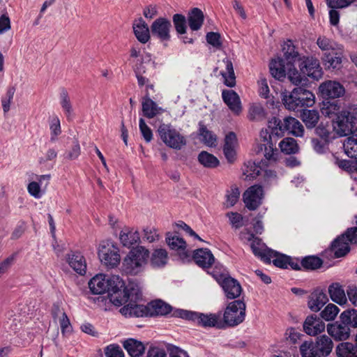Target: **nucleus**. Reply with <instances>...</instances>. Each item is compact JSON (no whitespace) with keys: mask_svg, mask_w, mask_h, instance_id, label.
Returning <instances> with one entry per match:
<instances>
[{"mask_svg":"<svg viewBox=\"0 0 357 357\" xmlns=\"http://www.w3.org/2000/svg\"><path fill=\"white\" fill-rule=\"evenodd\" d=\"M142 298L141 289L137 282L130 281L123 289V295L113 298L116 305H124L120 312L125 317H148L147 305L139 304Z\"/></svg>","mask_w":357,"mask_h":357,"instance_id":"obj_1","label":"nucleus"},{"mask_svg":"<svg viewBox=\"0 0 357 357\" xmlns=\"http://www.w3.org/2000/svg\"><path fill=\"white\" fill-rule=\"evenodd\" d=\"M175 316L195 321L199 326L204 328H225V323L222 321L221 313L204 314L185 310H178L175 312Z\"/></svg>","mask_w":357,"mask_h":357,"instance_id":"obj_2","label":"nucleus"},{"mask_svg":"<svg viewBox=\"0 0 357 357\" xmlns=\"http://www.w3.org/2000/svg\"><path fill=\"white\" fill-rule=\"evenodd\" d=\"M149 257V251L143 246L132 248L123 261V270L130 275H137L140 273Z\"/></svg>","mask_w":357,"mask_h":357,"instance_id":"obj_3","label":"nucleus"},{"mask_svg":"<svg viewBox=\"0 0 357 357\" xmlns=\"http://www.w3.org/2000/svg\"><path fill=\"white\" fill-rule=\"evenodd\" d=\"M269 129H272L280 137H282L284 131H288L296 137H302L304 133V127L301 123L294 117H286L283 122L276 117H273L268 122Z\"/></svg>","mask_w":357,"mask_h":357,"instance_id":"obj_4","label":"nucleus"},{"mask_svg":"<svg viewBox=\"0 0 357 357\" xmlns=\"http://www.w3.org/2000/svg\"><path fill=\"white\" fill-rule=\"evenodd\" d=\"M333 129L338 136L343 137L357 130V116L349 110H342L337 118L333 120Z\"/></svg>","mask_w":357,"mask_h":357,"instance_id":"obj_5","label":"nucleus"},{"mask_svg":"<svg viewBox=\"0 0 357 357\" xmlns=\"http://www.w3.org/2000/svg\"><path fill=\"white\" fill-rule=\"evenodd\" d=\"M246 305L241 300H236L228 304L223 314L222 321L225 328L227 326L234 327L241 324L245 317Z\"/></svg>","mask_w":357,"mask_h":357,"instance_id":"obj_6","label":"nucleus"},{"mask_svg":"<svg viewBox=\"0 0 357 357\" xmlns=\"http://www.w3.org/2000/svg\"><path fill=\"white\" fill-rule=\"evenodd\" d=\"M240 238L244 242H251L250 248L256 257H259L267 264L271 262V257L275 255V252L268 248L259 238L255 236L253 234L249 231H242L240 234Z\"/></svg>","mask_w":357,"mask_h":357,"instance_id":"obj_7","label":"nucleus"},{"mask_svg":"<svg viewBox=\"0 0 357 357\" xmlns=\"http://www.w3.org/2000/svg\"><path fill=\"white\" fill-rule=\"evenodd\" d=\"M158 131L160 139L170 148L180 150L186 144L185 137L170 124H161Z\"/></svg>","mask_w":357,"mask_h":357,"instance_id":"obj_8","label":"nucleus"},{"mask_svg":"<svg viewBox=\"0 0 357 357\" xmlns=\"http://www.w3.org/2000/svg\"><path fill=\"white\" fill-rule=\"evenodd\" d=\"M119 250L112 243L102 241L100 243L98 255L102 264L109 268L117 266L121 261Z\"/></svg>","mask_w":357,"mask_h":357,"instance_id":"obj_9","label":"nucleus"},{"mask_svg":"<svg viewBox=\"0 0 357 357\" xmlns=\"http://www.w3.org/2000/svg\"><path fill=\"white\" fill-rule=\"evenodd\" d=\"M277 132H275L272 129L268 127L265 130H261L260 132V137L264 144V157L268 161L275 162L277 160L278 150L276 148V144L280 137Z\"/></svg>","mask_w":357,"mask_h":357,"instance_id":"obj_10","label":"nucleus"},{"mask_svg":"<svg viewBox=\"0 0 357 357\" xmlns=\"http://www.w3.org/2000/svg\"><path fill=\"white\" fill-rule=\"evenodd\" d=\"M172 24L165 17H158L151 25V33L153 37L162 43H167L171 40Z\"/></svg>","mask_w":357,"mask_h":357,"instance_id":"obj_11","label":"nucleus"},{"mask_svg":"<svg viewBox=\"0 0 357 357\" xmlns=\"http://www.w3.org/2000/svg\"><path fill=\"white\" fill-rule=\"evenodd\" d=\"M216 280L222 287L228 299H234L239 297L242 292V287L236 279L225 274H220Z\"/></svg>","mask_w":357,"mask_h":357,"instance_id":"obj_12","label":"nucleus"},{"mask_svg":"<svg viewBox=\"0 0 357 357\" xmlns=\"http://www.w3.org/2000/svg\"><path fill=\"white\" fill-rule=\"evenodd\" d=\"M301 73L307 76L318 80L321 77L322 70L318 59L313 57L303 56L298 62Z\"/></svg>","mask_w":357,"mask_h":357,"instance_id":"obj_13","label":"nucleus"},{"mask_svg":"<svg viewBox=\"0 0 357 357\" xmlns=\"http://www.w3.org/2000/svg\"><path fill=\"white\" fill-rule=\"evenodd\" d=\"M263 195V188L260 185L250 186L243 193V202L245 206L249 210H256L261 204Z\"/></svg>","mask_w":357,"mask_h":357,"instance_id":"obj_14","label":"nucleus"},{"mask_svg":"<svg viewBox=\"0 0 357 357\" xmlns=\"http://www.w3.org/2000/svg\"><path fill=\"white\" fill-rule=\"evenodd\" d=\"M319 90L324 98L335 99L342 96L345 93V89L340 83L332 80H328L321 84Z\"/></svg>","mask_w":357,"mask_h":357,"instance_id":"obj_15","label":"nucleus"},{"mask_svg":"<svg viewBox=\"0 0 357 357\" xmlns=\"http://www.w3.org/2000/svg\"><path fill=\"white\" fill-rule=\"evenodd\" d=\"M325 329V324L321 318L312 314L307 317L303 323V330L309 335L315 336L323 332Z\"/></svg>","mask_w":357,"mask_h":357,"instance_id":"obj_16","label":"nucleus"},{"mask_svg":"<svg viewBox=\"0 0 357 357\" xmlns=\"http://www.w3.org/2000/svg\"><path fill=\"white\" fill-rule=\"evenodd\" d=\"M132 28L139 42L145 44L149 40L151 34V28H149L148 24L142 17L134 21Z\"/></svg>","mask_w":357,"mask_h":357,"instance_id":"obj_17","label":"nucleus"},{"mask_svg":"<svg viewBox=\"0 0 357 357\" xmlns=\"http://www.w3.org/2000/svg\"><path fill=\"white\" fill-rule=\"evenodd\" d=\"M350 244V242L345 238V235L342 234L332 242L331 250L336 258L342 257L349 252Z\"/></svg>","mask_w":357,"mask_h":357,"instance_id":"obj_18","label":"nucleus"},{"mask_svg":"<svg viewBox=\"0 0 357 357\" xmlns=\"http://www.w3.org/2000/svg\"><path fill=\"white\" fill-rule=\"evenodd\" d=\"M70 266L78 274L83 275L86 271V263L84 256L78 252H71L67 255Z\"/></svg>","mask_w":357,"mask_h":357,"instance_id":"obj_19","label":"nucleus"},{"mask_svg":"<svg viewBox=\"0 0 357 357\" xmlns=\"http://www.w3.org/2000/svg\"><path fill=\"white\" fill-rule=\"evenodd\" d=\"M142 107L143 115L148 119L154 118L158 114L163 112V109L158 107L156 102L151 99L148 91L146 96L142 98Z\"/></svg>","mask_w":357,"mask_h":357,"instance_id":"obj_20","label":"nucleus"},{"mask_svg":"<svg viewBox=\"0 0 357 357\" xmlns=\"http://www.w3.org/2000/svg\"><path fill=\"white\" fill-rule=\"evenodd\" d=\"M107 283H108L107 287L108 292H112L111 295V300L113 301V298L119 296L122 297L123 295V289L126 287L124 282L118 275H107Z\"/></svg>","mask_w":357,"mask_h":357,"instance_id":"obj_21","label":"nucleus"},{"mask_svg":"<svg viewBox=\"0 0 357 357\" xmlns=\"http://www.w3.org/2000/svg\"><path fill=\"white\" fill-rule=\"evenodd\" d=\"M89 288L93 294H102L108 291L107 275L97 274L89 282Z\"/></svg>","mask_w":357,"mask_h":357,"instance_id":"obj_22","label":"nucleus"},{"mask_svg":"<svg viewBox=\"0 0 357 357\" xmlns=\"http://www.w3.org/2000/svg\"><path fill=\"white\" fill-rule=\"evenodd\" d=\"M193 259L195 263L200 267L209 268L214 262V257L207 248H200L195 251Z\"/></svg>","mask_w":357,"mask_h":357,"instance_id":"obj_23","label":"nucleus"},{"mask_svg":"<svg viewBox=\"0 0 357 357\" xmlns=\"http://www.w3.org/2000/svg\"><path fill=\"white\" fill-rule=\"evenodd\" d=\"M282 51L284 57L283 59L287 63V66H294L296 63L301 61L303 56L296 50V47L291 40H289L284 43Z\"/></svg>","mask_w":357,"mask_h":357,"instance_id":"obj_24","label":"nucleus"},{"mask_svg":"<svg viewBox=\"0 0 357 357\" xmlns=\"http://www.w3.org/2000/svg\"><path fill=\"white\" fill-rule=\"evenodd\" d=\"M328 301L326 294L322 290L317 289L310 296L308 307L313 312H319Z\"/></svg>","mask_w":357,"mask_h":357,"instance_id":"obj_25","label":"nucleus"},{"mask_svg":"<svg viewBox=\"0 0 357 357\" xmlns=\"http://www.w3.org/2000/svg\"><path fill=\"white\" fill-rule=\"evenodd\" d=\"M224 102L228 107L235 114H238L241 112V104L238 95L232 90H224L222 93Z\"/></svg>","mask_w":357,"mask_h":357,"instance_id":"obj_26","label":"nucleus"},{"mask_svg":"<svg viewBox=\"0 0 357 357\" xmlns=\"http://www.w3.org/2000/svg\"><path fill=\"white\" fill-rule=\"evenodd\" d=\"M148 317L165 316L172 311V307L161 300L150 302L147 305Z\"/></svg>","mask_w":357,"mask_h":357,"instance_id":"obj_27","label":"nucleus"},{"mask_svg":"<svg viewBox=\"0 0 357 357\" xmlns=\"http://www.w3.org/2000/svg\"><path fill=\"white\" fill-rule=\"evenodd\" d=\"M313 344L321 357L328 356L333 348V340L326 335L317 337Z\"/></svg>","mask_w":357,"mask_h":357,"instance_id":"obj_28","label":"nucleus"},{"mask_svg":"<svg viewBox=\"0 0 357 357\" xmlns=\"http://www.w3.org/2000/svg\"><path fill=\"white\" fill-rule=\"evenodd\" d=\"M327 331L330 335L337 340H345L350 335V328L343 324H328Z\"/></svg>","mask_w":357,"mask_h":357,"instance_id":"obj_29","label":"nucleus"},{"mask_svg":"<svg viewBox=\"0 0 357 357\" xmlns=\"http://www.w3.org/2000/svg\"><path fill=\"white\" fill-rule=\"evenodd\" d=\"M204 16L198 8H192L188 14V23L191 30L198 31L202 26Z\"/></svg>","mask_w":357,"mask_h":357,"instance_id":"obj_30","label":"nucleus"},{"mask_svg":"<svg viewBox=\"0 0 357 357\" xmlns=\"http://www.w3.org/2000/svg\"><path fill=\"white\" fill-rule=\"evenodd\" d=\"M123 347L131 357H140L145 351L143 343L132 338L124 341Z\"/></svg>","mask_w":357,"mask_h":357,"instance_id":"obj_31","label":"nucleus"},{"mask_svg":"<svg viewBox=\"0 0 357 357\" xmlns=\"http://www.w3.org/2000/svg\"><path fill=\"white\" fill-rule=\"evenodd\" d=\"M340 104L338 100L324 101L321 107V114L328 118H337L342 110L340 109Z\"/></svg>","mask_w":357,"mask_h":357,"instance_id":"obj_32","label":"nucleus"},{"mask_svg":"<svg viewBox=\"0 0 357 357\" xmlns=\"http://www.w3.org/2000/svg\"><path fill=\"white\" fill-rule=\"evenodd\" d=\"M319 113L316 109H303L301 119L307 129L314 128L319 121Z\"/></svg>","mask_w":357,"mask_h":357,"instance_id":"obj_33","label":"nucleus"},{"mask_svg":"<svg viewBox=\"0 0 357 357\" xmlns=\"http://www.w3.org/2000/svg\"><path fill=\"white\" fill-rule=\"evenodd\" d=\"M120 241L124 247L130 248L140 240L139 234L133 229H126L120 234Z\"/></svg>","mask_w":357,"mask_h":357,"instance_id":"obj_34","label":"nucleus"},{"mask_svg":"<svg viewBox=\"0 0 357 357\" xmlns=\"http://www.w3.org/2000/svg\"><path fill=\"white\" fill-rule=\"evenodd\" d=\"M286 69L284 60L282 58L273 59L270 63V73L273 77L281 80L286 77Z\"/></svg>","mask_w":357,"mask_h":357,"instance_id":"obj_35","label":"nucleus"},{"mask_svg":"<svg viewBox=\"0 0 357 357\" xmlns=\"http://www.w3.org/2000/svg\"><path fill=\"white\" fill-rule=\"evenodd\" d=\"M295 89L297 91L296 97L299 107H312L314 104L315 96L311 91L301 87Z\"/></svg>","mask_w":357,"mask_h":357,"instance_id":"obj_36","label":"nucleus"},{"mask_svg":"<svg viewBox=\"0 0 357 357\" xmlns=\"http://www.w3.org/2000/svg\"><path fill=\"white\" fill-rule=\"evenodd\" d=\"M328 294L331 300L339 305H343L347 302V297L342 285L339 283H332L328 287Z\"/></svg>","mask_w":357,"mask_h":357,"instance_id":"obj_37","label":"nucleus"},{"mask_svg":"<svg viewBox=\"0 0 357 357\" xmlns=\"http://www.w3.org/2000/svg\"><path fill=\"white\" fill-rule=\"evenodd\" d=\"M59 102L67 119L70 120L73 114V108L70 96L65 89H62L60 92Z\"/></svg>","mask_w":357,"mask_h":357,"instance_id":"obj_38","label":"nucleus"},{"mask_svg":"<svg viewBox=\"0 0 357 357\" xmlns=\"http://www.w3.org/2000/svg\"><path fill=\"white\" fill-rule=\"evenodd\" d=\"M338 357H357V347L350 342L340 343L336 348Z\"/></svg>","mask_w":357,"mask_h":357,"instance_id":"obj_39","label":"nucleus"},{"mask_svg":"<svg viewBox=\"0 0 357 357\" xmlns=\"http://www.w3.org/2000/svg\"><path fill=\"white\" fill-rule=\"evenodd\" d=\"M199 135L202 142L208 146H215L217 141L216 136L207 129L202 121L199 123Z\"/></svg>","mask_w":357,"mask_h":357,"instance_id":"obj_40","label":"nucleus"},{"mask_svg":"<svg viewBox=\"0 0 357 357\" xmlns=\"http://www.w3.org/2000/svg\"><path fill=\"white\" fill-rule=\"evenodd\" d=\"M343 148L348 157L357 159V135L348 137L343 143Z\"/></svg>","mask_w":357,"mask_h":357,"instance_id":"obj_41","label":"nucleus"},{"mask_svg":"<svg viewBox=\"0 0 357 357\" xmlns=\"http://www.w3.org/2000/svg\"><path fill=\"white\" fill-rule=\"evenodd\" d=\"M279 147L283 153L287 155L295 154L299 150L296 140L291 137L283 139L279 143Z\"/></svg>","mask_w":357,"mask_h":357,"instance_id":"obj_42","label":"nucleus"},{"mask_svg":"<svg viewBox=\"0 0 357 357\" xmlns=\"http://www.w3.org/2000/svg\"><path fill=\"white\" fill-rule=\"evenodd\" d=\"M323 61L326 68L338 69L342 63V57L337 52L325 53Z\"/></svg>","mask_w":357,"mask_h":357,"instance_id":"obj_43","label":"nucleus"},{"mask_svg":"<svg viewBox=\"0 0 357 357\" xmlns=\"http://www.w3.org/2000/svg\"><path fill=\"white\" fill-rule=\"evenodd\" d=\"M297 91L295 89L291 93H282V102L285 107L289 110L298 109L299 104L297 100Z\"/></svg>","mask_w":357,"mask_h":357,"instance_id":"obj_44","label":"nucleus"},{"mask_svg":"<svg viewBox=\"0 0 357 357\" xmlns=\"http://www.w3.org/2000/svg\"><path fill=\"white\" fill-rule=\"evenodd\" d=\"M317 45H318L319 48L324 52H334L337 50H340V47L337 43L324 36L318 37L317 40Z\"/></svg>","mask_w":357,"mask_h":357,"instance_id":"obj_45","label":"nucleus"},{"mask_svg":"<svg viewBox=\"0 0 357 357\" xmlns=\"http://www.w3.org/2000/svg\"><path fill=\"white\" fill-rule=\"evenodd\" d=\"M225 63V71L221 73L222 76L225 79V84L229 87H232L236 84V77L234 75L233 64L231 61H223Z\"/></svg>","mask_w":357,"mask_h":357,"instance_id":"obj_46","label":"nucleus"},{"mask_svg":"<svg viewBox=\"0 0 357 357\" xmlns=\"http://www.w3.org/2000/svg\"><path fill=\"white\" fill-rule=\"evenodd\" d=\"M167 252L164 249L155 250L151 257V265L154 267L165 266L167 262Z\"/></svg>","mask_w":357,"mask_h":357,"instance_id":"obj_47","label":"nucleus"},{"mask_svg":"<svg viewBox=\"0 0 357 357\" xmlns=\"http://www.w3.org/2000/svg\"><path fill=\"white\" fill-rule=\"evenodd\" d=\"M340 320L343 324L357 328V310L349 309L344 310L340 314Z\"/></svg>","mask_w":357,"mask_h":357,"instance_id":"obj_48","label":"nucleus"},{"mask_svg":"<svg viewBox=\"0 0 357 357\" xmlns=\"http://www.w3.org/2000/svg\"><path fill=\"white\" fill-rule=\"evenodd\" d=\"M199 162L205 167L214 168L219 165V160L213 154L202 151L198 155Z\"/></svg>","mask_w":357,"mask_h":357,"instance_id":"obj_49","label":"nucleus"},{"mask_svg":"<svg viewBox=\"0 0 357 357\" xmlns=\"http://www.w3.org/2000/svg\"><path fill=\"white\" fill-rule=\"evenodd\" d=\"M248 117L250 121H260L265 119L266 112L261 105L253 104L249 108Z\"/></svg>","mask_w":357,"mask_h":357,"instance_id":"obj_50","label":"nucleus"},{"mask_svg":"<svg viewBox=\"0 0 357 357\" xmlns=\"http://www.w3.org/2000/svg\"><path fill=\"white\" fill-rule=\"evenodd\" d=\"M302 357H321L313 344V341H305L300 346Z\"/></svg>","mask_w":357,"mask_h":357,"instance_id":"obj_51","label":"nucleus"},{"mask_svg":"<svg viewBox=\"0 0 357 357\" xmlns=\"http://www.w3.org/2000/svg\"><path fill=\"white\" fill-rule=\"evenodd\" d=\"M322 264V260L319 257L315 256L305 257L301 261V266L307 270L317 269L321 266Z\"/></svg>","mask_w":357,"mask_h":357,"instance_id":"obj_52","label":"nucleus"},{"mask_svg":"<svg viewBox=\"0 0 357 357\" xmlns=\"http://www.w3.org/2000/svg\"><path fill=\"white\" fill-rule=\"evenodd\" d=\"M166 241L169 248L175 250H184L186 247V243L183 238L176 235L167 234Z\"/></svg>","mask_w":357,"mask_h":357,"instance_id":"obj_53","label":"nucleus"},{"mask_svg":"<svg viewBox=\"0 0 357 357\" xmlns=\"http://www.w3.org/2000/svg\"><path fill=\"white\" fill-rule=\"evenodd\" d=\"M172 22L176 31L179 35L186 33V17L182 14H174L172 17Z\"/></svg>","mask_w":357,"mask_h":357,"instance_id":"obj_54","label":"nucleus"},{"mask_svg":"<svg viewBox=\"0 0 357 357\" xmlns=\"http://www.w3.org/2000/svg\"><path fill=\"white\" fill-rule=\"evenodd\" d=\"M50 142L54 143L61 133L60 120L57 116H53L50 123Z\"/></svg>","mask_w":357,"mask_h":357,"instance_id":"obj_55","label":"nucleus"},{"mask_svg":"<svg viewBox=\"0 0 357 357\" xmlns=\"http://www.w3.org/2000/svg\"><path fill=\"white\" fill-rule=\"evenodd\" d=\"M339 308L334 304H328L320 313L321 319L325 321H333L339 313Z\"/></svg>","mask_w":357,"mask_h":357,"instance_id":"obj_56","label":"nucleus"},{"mask_svg":"<svg viewBox=\"0 0 357 357\" xmlns=\"http://www.w3.org/2000/svg\"><path fill=\"white\" fill-rule=\"evenodd\" d=\"M293 66H287L288 78L294 85L303 84L305 82V78L303 77L301 73Z\"/></svg>","mask_w":357,"mask_h":357,"instance_id":"obj_57","label":"nucleus"},{"mask_svg":"<svg viewBox=\"0 0 357 357\" xmlns=\"http://www.w3.org/2000/svg\"><path fill=\"white\" fill-rule=\"evenodd\" d=\"M240 195V191L238 188L233 185L231 187L230 190L227 191L226 195V202L225 204L227 207L233 206L238 200Z\"/></svg>","mask_w":357,"mask_h":357,"instance_id":"obj_58","label":"nucleus"},{"mask_svg":"<svg viewBox=\"0 0 357 357\" xmlns=\"http://www.w3.org/2000/svg\"><path fill=\"white\" fill-rule=\"evenodd\" d=\"M160 235L157 230L152 227H146L143 229L142 239L144 241L153 243L159 240Z\"/></svg>","mask_w":357,"mask_h":357,"instance_id":"obj_59","label":"nucleus"},{"mask_svg":"<svg viewBox=\"0 0 357 357\" xmlns=\"http://www.w3.org/2000/svg\"><path fill=\"white\" fill-rule=\"evenodd\" d=\"M357 2V0H326V3L328 8L341 9L349 6L351 3Z\"/></svg>","mask_w":357,"mask_h":357,"instance_id":"obj_60","label":"nucleus"},{"mask_svg":"<svg viewBox=\"0 0 357 357\" xmlns=\"http://www.w3.org/2000/svg\"><path fill=\"white\" fill-rule=\"evenodd\" d=\"M15 89L14 87H9L7 90L5 97L1 99L2 107L4 113H7L10 110V105L13 98Z\"/></svg>","mask_w":357,"mask_h":357,"instance_id":"obj_61","label":"nucleus"},{"mask_svg":"<svg viewBox=\"0 0 357 357\" xmlns=\"http://www.w3.org/2000/svg\"><path fill=\"white\" fill-rule=\"evenodd\" d=\"M139 130L146 142H150L153 139V133L151 128L146 125L143 119H140L139 121Z\"/></svg>","mask_w":357,"mask_h":357,"instance_id":"obj_62","label":"nucleus"},{"mask_svg":"<svg viewBox=\"0 0 357 357\" xmlns=\"http://www.w3.org/2000/svg\"><path fill=\"white\" fill-rule=\"evenodd\" d=\"M275 255L271 257H275V259L272 261L273 264L277 267L282 268H287L288 264L289 263V257H287L284 255H279L275 251Z\"/></svg>","mask_w":357,"mask_h":357,"instance_id":"obj_63","label":"nucleus"},{"mask_svg":"<svg viewBox=\"0 0 357 357\" xmlns=\"http://www.w3.org/2000/svg\"><path fill=\"white\" fill-rule=\"evenodd\" d=\"M106 357H124L123 352L117 344H110L105 349Z\"/></svg>","mask_w":357,"mask_h":357,"instance_id":"obj_64","label":"nucleus"}]
</instances>
